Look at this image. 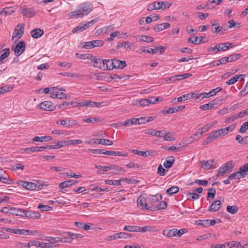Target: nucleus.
<instances>
[{
    "label": "nucleus",
    "mask_w": 248,
    "mask_h": 248,
    "mask_svg": "<svg viewBox=\"0 0 248 248\" xmlns=\"http://www.w3.org/2000/svg\"><path fill=\"white\" fill-rule=\"evenodd\" d=\"M94 143L105 145H111L113 144V142L108 139H98L95 140Z\"/></svg>",
    "instance_id": "nucleus-30"
},
{
    "label": "nucleus",
    "mask_w": 248,
    "mask_h": 248,
    "mask_svg": "<svg viewBox=\"0 0 248 248\" xmlns=\"http://www.w3.org/2000/svg\"><path fill=\"white\" fill-rule=\"evenodd\" d=\"M184 108H185V106H179L177 107L170 108L166 110H163L162 111V113L164 114L173 113L178 112L179 111L183 109Z\"/></svg>",
    "instance_id": "nucleus-13"
},
{
    "label": "nucleus",
    "mask_w": 248,
    "mask_h": 248,
    "mask_svg": "<svg viewBox=\"0 0 248 248\" xmlns=\"http://www.w3.org/2000/svg\"><path fill=\"white\" fill-rule=\"evenodd\" d=\"M207 193V198H212L213 199L215 197L216 195V191L215 188H210L208 190Z\"/></svg>",
    "instance_id": "nucleus-52"
},
{
    "label": "nucleus",
    "mask_w": 248,
    "mask_h": 248,
    "mask_svg": "<svg viewBox=\"0 0 248 248\" xmlns=\"http://www.w3.org/2000/svg\"><path fill=\"white\" fill-rule=\"evenodd\" d=\"M92 61L94 63L93 66L94 67H97L103 70H110V66L107 64L108 63V61H109V60H102L100 58H94Z\"/></svg>",
    "instance_id": "nucleus-2"
},
{
    "label": "nucleus",
    "mask_w": 248,
    "mask_h": 248,
    "mask_svg": "<svg viewBox=\"0 0 248 248\" xmlns=\"http://www.w3.org/2000/svg\"><path fill=\"white\" fill-rule=\"evenodd\" d=\"M148 199L149 202L148 203H149V205H151L154 204V203L157 202L160 200H161L162 196L160 194L151 195L148 197Z\"/></svg>",
    "instance_id": "nucleus-20"
},
{
    "label": "nucleus",
    "mask_w": 248,
    "mask_h": 248,
    "mask_svg": "<svg viewBox=\"0 0 248 248\" xmlns=\"http://www.w3.org/2000/svg\"><path fill=\"white\" fill-rule=\"evenodd\" d=\"M78 182L77 181L74 180L65 181L64 182L61 183L59 184V187L62 189H63L66 187L71 186L73 185H76L78 183Z\"/></svg>",
    "instance_id": "nucleus-21"
},
{
    "label": "nucleus",
    "mask_w": 248,
    "mask_h": 248,
    "mask_svg": "<svg viewBox=\"0 0 248 248\" xmlns=\"http://www.w3.org/2000/svg\"><path fill=\"white\" fill-rule=\"evenodd\" d=\"M56 106L50 101H46L39 105V108L46 111H52L55 109Z\"/></svg>",
    "instance_id": "nucleus-8"
},
{
    "label": "nucleus",
    "mask_w": 248,
    "mask_h": 248,
    "mask_svg": "<svg viewBox=\"0 0 248 248\" xmlns=\"http://www.w3.org/2000/svg\"><path fill=\"white\" fill-rule=\"evenodd\" d=\"M38 208L43 211H47L52 209V207L49 205H43L41 203L39 204Z\"/></svg>",
    "instance_id": "nucleus-54"
},
{
    "label": "nucleus",
    "mask_w": 248,
    "mask_h": 248,
    "mask_svg": "<svg viewBox=\"0 0 248 248\" xmlns=\"http://www.w3.org/2000/svg\"><path fill=\"white\" fill-rule=\"evenodd\" d=\"M204 38L203 36L196 37L194 40H193L191 38H189L187 40V42L191 43L195 45H198L201 43H203L204 42L203 41V39Z\"/></svg>",
    "instance_id": "nucleus-34"
},
{
    "label": "nucleus",
    "mask_w": 248,
    "mask_h": 248,
    "mask_svg": "<svg viewBox=\"0 0 248 248\" xmlns=\"http://www.w3.org/2000/svg\"><path fill=\"white\" fill-rule=\"evenodd\" d=\"M163 131L161 130L158 131L154 130L153 129H149L145 130V134L147 135H151L159 137H162V136L161 135V134H163Z\"/></svg>",
    "instance_id": "nucleus-24"
},
{
    "label": "nucleus",
    "mask_w": 248,
    "mask_h": 248,
    "mask_svg": "<svg viewBox=\"0 0 248 248\" xmlns=\"http://www.w3.org/2000/svg\"><path fill=\"white\" fill-rule=\"evenodd\" d=\"M160 2H154L150 4L148 7V11H152L154 10H159L161 9V6H160Z\"/></svg>",
    "instance_id": "nucleus-32"
},
{
    "label": "nucleus",
    "mask_w": 248,
    "mask_h": 248,
    "mask_svg": "<svg viewBox=\"0 0 248 248\" xmlns=\"http://www.w3.org/2000/svg\"><path fill=\"white\" fill-rule=\"evenodd\" d=\"M113 65L110 67V70L114 68L123 69L126 66V63L124 61H121L117 59H113L111 61H108Z\"/></svg>",
    "instance_id": "nucleus-5"
},
{
    "label": "nucleus",
    "mask_w": 248,
    "mask_h": 248,
    "mask_svg": "<svg viewBox=\"0 0 248 248\" xmlns=\"http://www.w3.org/2000/svg\"><path fill=\"white\" fill-rule=\"evenodd\" d=\"M26 44L23 41L19 42L14 48L15 54L19 56H20L25 50Z\"/></svg>",
    "instance_id": "nucleus-10"
},
{
    "label": "nucleus",
    "mask_w": 248,
    "mask_h": 248,
    "mask_svg": "<svg viewBox=\"0 0 248 248\" xmlns=\"http://www.w3.org/2000/svg\"><path fill=\"white\" fill-rule=\"evenodd\" d=\"M167 171V170H166L162 167V166L161 164L158 166L157 173H159L160 175L164 176L166 174Z\"/></svg>",
    "instance_id": "nucleus-61"
},
{
    "label": "nucleus",
    "mask_w": 248,
    "mask_h": 248,
    "mask_svg": "<svg viewBox=\"0 0 248 248\" xmlns=\"http://www.w3.org/2000/svg\"><path fill=\"white\" fill-rule=\"evenodd\" d=\"M149 103L150 104H155L158 101H162L163 100V98L161 97H157L155 98V97H151L149 98Z\"/></svg>",
    "instance_id": "nucleus-60"
},
{
    "label": "nucleus",
    "mask_w": 248,
    "mask_h": 248,
    "mask_svg": "<svg viewBox=\"0 0 248 248\" xmlns=\"http://www.w3.org/2000/svg\"><path fill=\"white\" fill-rule=\"evenodd\" d=\"M66 120L67 122V124L66 126L67 127H71L74 125H76L78 124L77 121L75 120L67 119Z\"/></svg>",
    "instance_id": "nucleus-63"
},
{
    "label": "nucleus",
    "mask_w": 248,
    "mask_h": 248,
    "mask_svg": "<svg viewBox=\"0 0 248 248\" xmlns=\"http://www.w3.org/2000/svg\"><path fill=\"white\" fill-rule=\"evenodd\" d=\"M31 246H35L37 247H40L42 248H50L51 246L47 244V243L40 242L36 241H31Z\"/></svg>",
    "instance_id": "nucleus-29"
},
{
    "label": "nucleus",
    "mask_w": 248,
    "mask_h": 248,
    "mask_svg": "<svg viewBox=\"0 0 248 248\" xmlns=\"http://www.w3.org/2000/svg\"><path fill=\"white\" fill-rule=\"evenodd\" d=\"M248 129V122H245L241 126L239 132L241 133H245Z\"/></svg>",
    "instance_id": "nucleus-62"
},
{
    "label": "nucleus",
    "mask_w": 248,
    "mask_h": 248,
    "mask_svg": "<svg viewBox=\"0 0 248 248\" xmlns=\"http://www.w3.org/2000/svg\"><path fill=\"white\" fill-rule=\"evenodd\" d=\"M212 31L215 33H218L222 30V27L219 26V23L217 20L211 21Z\"/></svg>",
    "instance_id": "nucleus-17"
},
{
    "label": "nucleus",
    "mask_w": 248,
    "mask_h": 248,
    "mask_svg": "<svg viewBox=\"0 0 248 248\" xmlns=\"http://www.w3.org/2000/svg\"><path fill=\"white\" fill-rule=\"evenodd\" d=\"M14 88V86L6 85L0 88V94L11 91Z\"/></svg>",
    "instance_id": "nucleus-42"
},
{
    "label": "nucleus",
    "mask_w": 248,
    "mask_h": 248,
    "mask_svg": "<svg viewBox=\"0 0 248 248\" xmlns=\"http://www.w3.org/2000/svg\"><path fill=\"white\" fill-rule=\"evenodd\" d=\"M10 214H12L13 215L16 216H23V214L25 212V210H24L23 209H20V208H16L15 207H11L10 208Z\"/></svg>",
    "instance_id": "nucleus-28"
},
{
    "label": "nucleus",
    "mask_w": 248,
    "mask_h": 248,
    "mask_svg": "<svg viewBox=\"0 0 248 248\" xmlns=\"http://www.w3.org/2000/svg\"><path fill=\"white\" fill-rule=\"evenodd\" d=\"M175 76L176 77V80H180L191 77L192 76V74L189 73H185L184 74L176 75Z\"/></svg>",
    "instance_id": "nucleus-51"
},
{
    "label": "nucleus",
    "mask_w": 248,
    "mask_h": 248,
    "mask_svg": "<svg viewBox=\"0 0 248 248\" xmlns=\"http://www.w3.org/2000/svg\"><path fill=\"white\" fill-rule=\"evenodd\" d=\"M166 49V47L159 46L158 47H156L155 48H150L148 49L146 51V52L149 54H155L159 52L160 54H162Z\"/></svg>",
    "instance_id": "nucleus-12"
},
{
    "label": "nucleus",
    "mask_w": 248,
    "mask_h": 248,
    "mask_svg": "<svg viewBox=\"0 0 248 248\" xmlns=\"http://www.w3.org/2000/svg\"><path fill=\"white\" fill-rule=\"evenodd\" d=\"M61 142H64L66 145H69L72 144H79L82 143V141L79 140H61Z\"/></svg>",
    "instance_id": "nucleus-35"
},
{
    "label": "nucleus",
    "mask_w": 248,
    "mask_h": 248,
    "mask_svg": "<svg viewBox=\"0 0 248 248\" xmlns=\"http://www.w3.org/2000/svg\"><path fill=\"white\" fill-rule=\"evenodd\" d=\"M24 27L23 24H18L14 30L12 40L14 38H20L24 34Z\"/></svg>",
    "instance_id": "nucleus-6"
},
{
    "label": "nucleus",
    "mask_w": 248,
    "mask_h": 248,
    "mask_svg": "<svg viewBox=\"0 0 248 248\" xmlns=\"http://www.w3.org/2000/svg\"><path fill=\"white\" fill-rule=\"evenodd\" d=\"M52 140V138L50 136L44 137H35L33 138L32 140L36 142L48 141Z\"/></svg>",
    "instance_id": "nucleus-31"
},
{
    "label": "nucleus",
    "mask_w": 248,
    "mask_h": 248,
    "mask_svg": "<svg viewBox=\"0 0 248 248\" xmlns=\"http://www.w3.org/2000/svg\"><path fill=\"white\" fill-rule=\"evenodd\" d=\"M230 246H229V248H231L233 247H236L237 248H243V246L241 245V244L240 242H237L236 241H232L229 243Z\"/></svg>",
    "instance_id": "nucleus-59"
},
{
    "label": "nucleus",
    "mask_w": 248,
    "mask_h": 248,
    "mask_svg": "<svg viewBox=\"0 0 248 248\" xmlns=\"http://www.w3.org/2000/svg\"><path fill=\"white\" fill-rule=\"evenodd\" d=\"M155 229L154 227H152L151 226H144L143 227H139V230H138V232H145L146 231L151 232L154 230Z\"/></svg>",
    "instance_id": "nucleus-55"
},
{
    "label": "nucleus",
    "mask_w": 248,
    "mask_h": 248,
    "mask_svg": "<svg viewBox=\"0 0 248 248\" xmlns=\"http://www.w3.org/2000/svg\"><path fill=\"white\" fill-rule=\"evenodd\" d=\"M161 136H163L164 139L166 141H172L175 140V138L174 137H171L170 136V132H168L166 134L163 133Z\"/></svg>",
    "instance_id": "nucleus-45"
},
{
    "label": "nucleus",
    "mask_w": 248,
    "mask_h": 248,
    "mask_svg": "<svg viewBox=\"0 0 248 248\" xmlns=\"http://www.w3.org/2000/svg\"><path fill=\"white\" fill-rule=\"evenodd\" d=\"M121 180H106L105 183L108 185L113 186H119L121 185Z\"/></svg>",
    "instance_id": "nucleus-50"
},
{
    "label": "nucleus",
    "mask_w": 248,
    "mask_h": 248,
    "mask_svg": "<svg viewBox=\"0 0 248 248\" xmlns=\"http://www.w3.org/2000/svg\"><path fill=\"white\" fill-rule=\"evenodd\" d=\"M213 124L211 123L205 125L202 127L199 128L198 130L200 131V136H201L203 134L208 131L209 129L212 126Z\"/></svg>",
    "instance_id": "nucleus-36"
},
{
    "label": "nucleus",
    "mask_w": 248,
    "mask_h": 248,
    "mask_svg": "<svg viewBox=\"0 0 248 248\" xmlns=\"http://www.w3.org/2000/svg\"><path fill=\"white\" fill-rule=\"evenodd\" d=\"M24 214L27 217L34 219H38L41 217V215L39 213L33 211H25Z\"/></svg>",
    "instance_id": "nucleus-19"
},
{
    "label": "nucleus",
    "mask_w": 248,
    "mask_h": 248,
    "mask_svg": "<svg viewBox=\"0 0 248 248\" xmlns=\"http://www.w3.org/2000/svg\"><path fill=\"white\" fill-rule=\"evenodd\" d=\"M160 6H161V9H165L166 8H169L171 6V4L168 2H163L160 1Z\"/></svg>",
    "instance_id": "nucleus-64"
},
{
    "label": "nucleus",
    "mask_w": 248,
    "mask_h": 248,
    "mask_svg": "<svg viewBox=\"0 0 248 248\" xmlns=\"http://www.w3.org/2000/svg\"><path fill=\"white\" fill-rule=\"evenodd\" d=\"M18 184L24 188L28 190H33L35 189L36 188H38L39 189L41 188V187L43 186V184L39 185L37 186V185L35 183H33L32 182H28L24 181H19L18 182Z\"/></svg>",
    "instance_id": "nucleus-4"
},
{
    "label": "nucleus",
    "mask_w": 248,
    "mask_h": 248,
    "mask_svg": "<svg viewBox=\"0 0 248 248\" xmlns=\"http://www.w3.org/2000/svg\"><path fill=\"white\" fill-rule=\"evenodd\" d=\"M137 206L139 208H140L141 209H146L149 210L151 205H149V203L146 202V200L143 196L140 195L137 199Z\"/></svg>",
    "instance_id": "nucleus-7"
},
{
    "label": "nucleus",
    "mask_w": 248,
    "mask_h": 248,
    "mask_svg": "<svg viewBox=\"0 0 248 248\" xmlns=\"http://www.w3.org/2000/svg\"><path fill=\"white\" fill-rule=\"evenodd\" d=\"M15 11L14 8L12 7H6L3 8L0 12V14L1 15H4V16L10 15Z\"/></svg>",
    "instance_id": "nucleus-25"
},
{
    "label": "nucleus",
    "mask_w": 248,
    "mask_h": 248,
    "mask_svg": "<svg viewBox=\"0 0 248 248\" xmlns=\"http://www.w3.org/2000/svg\"><path fill=\"white\" fill-rule=\"evenodd\" d=\"M241 170H242L243 169L241 167L239 169V171L231 174L229 176L228 179H239L240 177L244 178L246 175V173L242 171Z\"/></svg>",
    "instance_id": "nucleus-14"
},
{
    "label": "nucleus",
    "mask_w": 248,
    "mask_h": 248,
    "mask_svg": "<svg viewBox=\"0 0 248 248\" xmlns=\"http://www.w3.org/2000/svg\"><path fill=\"white\" fill-rule=\"evenodd\" d=\"M170 24L169 23L166 22L159 24H157L154 28L155 31L159 32L163 31L165 29H168L170 27Z\"/></svg>",
    "instance_id": "nucleus-18"
},
{
    "label": "nucleus",
    "mask_w": 248,
    "mask_h": 248,
    "mask_svg": "<svg viewBox=\"0 0 248 248\" xmlns=\"http://www.w3.org/2000/svg\"><path fill=\"white\" fill-rule=\"evenodd\" d=\"M3 51L4 52L0 55V64L3 63L2 61L8 57L10 53L9 48H5Z\"/></svg>",
    "instance_id": "nucleus-39"
},
{
    "label": "nucleus",
    "mask_w": 248,
    "mask_h": 248,
    "mask_svg": "<svg viewBox=\"0 0 248 248\" xmlns=\"http://www.w3.org/2000/svg\"><path fill=\"white\" fill-rule=\"evenodd\" d=\"M226 209L227 212L232 214H235L238 212V208L236 206H231L228 205L227 206Z\"/></svg>",
    "instance_id": "nucleus-48"
},
{
    "label": "nucleus",
    "mask_w": 248,
    "mask_h": 248,
    "mask_svg": "<svg viewBox=\"0 0 248 248\" xmlns=\"http://www.w3.org/2000/svg\"><path fill=\"white\" fill-rule=\"evenodd\" d=\"M140 37V41L141 42H145L147 43L153 42L154 40L153 37L147 35H141Z\"/></svg>",
    "instance_id": "nucleus-37"
},
{
    "label": "nucleus",
    "mask_w": 248,
    "mask_h": 248,
    "mask_svg": "<svg viewBox=\"0 0 248 248\" xmlns=\"http://www.w3.org/2000/svg\"><path fill=\"white\" fill-rule=\"evenodd\" d=\"M172 230H165L163 231L162 234L168 238H170L174 236L172 232Z\"/></svg>",
    "instance_id": "nucleus-56"
},
{
    "label": "nucleus",
    "mask_w": 248,
    "mask_h": 248,
    "mask_svg": "<svg viewBox=\"0 0 248 248\" xmlns=\"http://www.w3.org/2000/svg\"><path fill=\"white\" fill-rule=\"evenodd\" d=\"M31 36L33 38H38L44 34V31L41 29L37 28L31 31Z\"/></svg>",
    "instance_id": "nucleus-22"
},
{
    "label": "nucleus",
    "mask_w": 248,
    "mask_h": 248,
    "mask_svg": "<svg viewBox=\"0 0 248 248\" xmlns=\"http://www.w3.org/2000/svg\"><path fill=\"white\" fill-rule=\"evenodd\" d=\"M83 31H84V30L82 26V23H80L79 26L73 29V30H72V32L78 33Z\"/></svg>",
    "instance_id": "nucleus-57"
},
{
    "label": "nucleus",
    "mask_w": 248,
    "mask_h": 248,
    "mask_svg": "<svg viewBox=\"0 0 248 248\" xmlns=\"http://www.w3.org/2000/svg\"><path fill=\"white\" fill-rule=\"evenodd\" d=\"M124 231L128 232H137L139 230V227L136 226H125Z\"/></svg>",
    "instance_id": "nucleus-41"
},
{
    "label": "nucleus",
    "mask_w": 248,
    "mask_h": 248,
    "mask_svg": "<svg viewBox=\"0 0 248 248\" xmlns=\"http://www.w3.org/2000/svg\"><path fill=\"white\" fill-rule=\"evenodd\" d=\"M200 108L201 109H202V110H203V111H205V110H208V109H211V108H213V104L212 103H210L209 102V103H208L207 104H206L203 105L202 106H201L200 107Z\"/></svg>",
    "instance_id": "nucleus-53"
},
{
    "label": "nucleus",
    "mask_w": 248,
    "mask_h": 248,
    "mask_svg": "<svg viewBox=\"0 0 248 248\" xmlns=\"http://www.w3.org/2000/svg\"><path fill=\"white\" fill-rule=\"evenodd\" d=\"M174 161L175 159L173 156H168L164 163V166L166 169H169L172 166Z\"/></svg>",
    "instance_id": "nucleus-23"
},
{
    "label": "nucleus",
    "mask_w": 248,
    "mask_h": 248,
    "mask_svg": "<svg viewBox=\"0 0 248 248\" xmlns=\"http://www.w3.org/2000/svg\"><path fill=\"white\" fill-rule=\"evenodd\" d=\"M21 14L24 16L31 17L35 15L33 10L31 8H25L22 10Z\"/></svg>",
    "instance_id": "nucleus-27"
},
{
    "label": "nucleus",
    "mask_w": 248,
    "mask_h": 248,
    "mask_svg": "<svg viewBox=\"0 0 248 248\" xmlns=\"http://www.w3.org/2000/svg\"><path fill=\"white\" fill-rule=\"evenodd\" d=\"M97 21V18L87 22L86 24H82L84 30L87 29L92 26Z\"/></svg>",
    "instance_id": "nucleus-46"
},
{
    "label": "nucleus",
    "mask_w": 248,
    "mask_h": 248,
    "mask_svg": "<svg viewBox=\"0 0 248 248\" xmlns=\"http://www.w3.org/2000/svg\"><path fill=\"white\" fill-rule=\"evenodd\" d=\"M191 97H192L191 95H190L189 93H187V94H184L182 96L179 97L177 98V101L178 102H182V101H186V100H187L188 99H191Z\"/></svg>",
    "instance_id": "nucleus-49"
},
{
    "label": "nucleus",
    "mask_w": 248,
    "mask_h": 248,
    "mask_svg": "<svg viewBox=\"0 0 248 248\" xmlns=\"http://www.w3.org/2000/svg\"><path fill=\"white\" fill-rule=\"evenodd\" d=\"M226 57L228 62H232L239 59L241 57V55L240 54H232Z\"/></svg>",
    "instance_id": "nucleus-40"
},
{
    "label": "nucleus",
    "mask_w": 248,
    "mask_h": 248,
    "mask_svg": "<svg viewBox=\"0 0 248 248\" xmlns=\"http://www.w3.org/2000/svg\"><path fill=\"white\" fill-rule=\"evenodd\" d=\"M179 188L177 186H173L169 188L166 190V193L169 195H171L173 194L176 193L179 191Z\"/></svg>",
    "instance_id": "nucleus-38"
},
{
    "label": "nucleus",
    "mask_w": 248,
    "mask_h": 248,
    "mask_svg": "<svg viewBox=\"0 0 248 248\" xmlns=\"http://www.w3.org/2000/svg\"><path fill=\"white\" fill-rule=\"evenodd\" d=\"M200 131L198 130V131L193 135L190 138H189V140H187V141H189V143L193 142L194 141L196 140V137L200 136Z\"/></svg>",
    "instance_id": "nucleus-58"
},
{
    "label": "nucleus",
    "mask_w": 248,
    "mask_h": 248,
    "mask_svg": "<svg viewBox=\"0 0 248 248\" xmlns=\"http://www.w3.org/2000/svg\"><path fill=\"white\" fill-rule=\"evenodd\" d=\"M3 230H4L6 232L13 233L15 234H19L24 235L25 232V230H20V229H11L9 228H5L3 227L1 228Z\"/></svg>",
    "instance_id": "nucleus-26"
},
{
    "label": "nucleus",
    "mask_w": 248,
    "mask_h": 248,
    "mask_svg": "<svg viewBox=\"0 0 248 248\" xmlns=\"http://www.w3.org/2000/svg\"><path fill=\"white\" fill-rule=\"evenodd\" d=\"M200 164L202 168L204 170H209L212 168H215L216 163L214 159H210L206 161L203 160L200 162Z\"/></svg>",
    "instance_id": "nucleus-9"
},
{
    "label": "nucleus",
    "mask_w": 248,
    "mask_h": 248,
    "mask_svg": "<svg viewBox=\"0 0 248 248\" xmlns=\"http://www.w3.org/2000/svg\"><path fill=\"white\" fill-rule=\"evenodd\" d=\"M105 155L125 156L127 155V154L126 153L123 154L120 152L117 151H106L105 153Z\"/></svg>",
    "instance_id": "nucleus-33"
},
{
    "label": "nucleus",
    "mask_w": 248,
    "mask_h": 248,
    "mask_svg": "<svg viewBox=\"0 0 248 248\" xmlns=\"http://www.w3.org/2000/svg\"><path fill=\"white\" fill-rule=\"evenodd\" d=\"M221 207V202L219 200L214 201L209 208V211L212 212H215L218 211Z\"/></svg>",
    "instance_id": "nucleus-15"
},
{
    "label": "nucleus",
    "mask_w": 248,
    "mask_h": 248,
    "mask_svg": "<svg viewBox=\"0 0 248 248\" xmlns=\"http://www.w3.org/2000/svg\"><path fill=\"white\" fill-rule=\"evenodd\" d=\"M93 48L102 46L104 44V42L100 40H93L91 41Z\"/></svg>",
    "instance_id": "nucleus-43"
},
{
    "label": "nucleus",
    "mask_w": 248,
    "mask_h": 248,
    "mask_svg": "<svg viewBox=\"0 0 248 248\" xmlns=\"http://www.w3.org/2000/svg\"><path fill=\"white\" fill-rule=\"evenodd\" d=\"M234 167L233 163L232 161H230L222 165L219 169L217 176L219 175H223L226 172H231Z\"/></svg>",
    "instance_id": "nucleus-3"
},
{
    "label": "nucleus",
    "mask_w": 248,
    "mask_h": 248,
    "mask_svg": "<svg viewBox=\"0 0 248 248\" xmlns=\"http://www.w3.org/2000/svg\"><path fill=\"white\" fill-rule=\"evenodd\" d=\"M131 152L134 154L137 155L147 157L150 155H153V153L154 152L151 151H140L139 150H135L133 149L132 150Z\"/></svg>",
    "instance_id": "nucleus-16"
},
{
    "label": "nucleus",
    "mask_w": 248,
    "mask_h": 248,
    "mask_svg": "<svg viewBox=\"0 0 248 248\" xmlns=\"http://www.w3.org/2000/svg\"><path fill=\"white\" fill-rule=\"evenodd\" d=\"M93 10L92 3L89 2L81 4L78 11L71 12L68 14L70 18H79L88 15Z\"/></svg>",
    "instance_id": "nucleus-1"
},
{
    "label": "nucleus",
    "mask_w": 248,
    "mask_h": 248,
    "mask_svg": "<svg viewBox=\"0 0 248 248\" xmlns=\"http://www.w3.org/2000/svg\"><path fill=\"white\" fill-rule=\"evenodd\" d=\"M42 147H29L25 149V152L31 151L32 152H41L42 151Z\"/></svg>",
    "instance_id": "nucleus-47"
},
{
    "label": "nucleus",
    "mask_w": 248,
    "mask_h": 248,
    "mask_svg": "<svg viewBox=\"0 0 248 248\" xmlns=\"http://www.w3.org/2000/svg\"><path fill=\"white\" fill-rule=\"evenodd\" d=\"M167 207V203L166 201H161L158 203L157 205L155 204L151 205L150 208H149L151 211H157L160 209H165Z\"/></svg>",
    "instance_id": "nucleus-11"
},
{
    "label": "nucleus",
    "mask_w": 248,
    "mask_h": 248,
    "mask_svg": "<svg viewBox=\"0 0 248 248\" xmlns=\"http://www.w3.org/2000/svg\"><path fill=\"white\" fill-rule=\"evenodd\" d=\"M84 122H86L87 123H95L100 122V120L99 117H90L86 119H83Z\"/></svg>",
    "instance_id": "nucleus-44"
}]
</instances>
